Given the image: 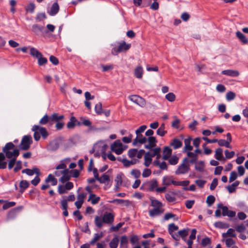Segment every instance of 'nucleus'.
Returning <instances> with one entry per match:
<instances>
[{
	"label": "nucleus",
	"instance_id": "obj_58",
	"mask_svg": "<svg viewBox=\"0 0 248 248\" xmlns=\"http://www.w3.org/2000/svg\"><path fill=\"white\" fill-rule=\"evenodd\" d=\"M178 229V227L175 225L174 223L170 224L169 225V233L173 232L174 231Z\"/></svg>",
	"mask_w": 248,
	"mask_h": 248
},
{
	"label": "nucleus",
	"instance_id": "obj_39",
	"mask_svg": "<svg viewBox=\"0 0 248 248\" xmlns=\"http://www.w3.org/2000/svg\"><path fill=\"white\" fill-rule=\"evenodd\" d=\"M30 53L32 56L37 58L42 56V54L34 47H31L30 48Z\"/></svg>",
	"mask_w": 248,
	"mask_h": 248
},
{
	"label": "nucleus",
	"instance_id": "obj_56",
	"mask_svg": "<svg viewBox=\"0 0 248 248\" xmlns=\"http://www.w3.org/2000/svg\"><path fill=\"white\" fill-rule=\"evenodd\" d=\"M179 158L176 156H172L169 160V163L172 165L177 164L178 162Z\"/></svg>",
	"mask_w": 248,
	"mask_h": 248
},
{
	"label": "nucleus",
	"instance_id": "obj_13",
	"mask_svg": "<svg viewBox=\"0 0 248 248\" xmlns=\"http://www.w3.org/2000/svg\"><path fill=\"white\" fill-rule=\"evenodd\" d=\"M163 211H164L162 208H154L149 211V214L151 217H153L161 215Z\"/></svg>",
	"mask_w": 248,
	"mask_h": 248
},
{
	"label": "nucleus",
	"instance_id": "obj_30",
	"mask_svg": "<svg viewBox=\"0 0 248 248\" xmlns=\"http://www.w3.org/2000/svg\"><path fill=\"white\" fill-rule=\"evenodd\" d=\"M94 223L95 226L99 228H101L103 226V223H104L103 218H101L99 216H96L95 217Z\"/></svg>",
	"mask_w": 248,
	"mask_h": 248
},
{
	"label": "nucleus",
	"instance_id": "obj_51",
	"mask_svg": "<svg viewBox=\"0 0 248 248\" xmlns=\"http://www.w3.org/2000/svg\"><path fill=\"white\" fill-rule=\"evenodd\" d=\"M215 198L214 196L209 195L207 197L206 202L208 206H211L215 202Z\"/></svg>",
	"mask_w": 248,
	"mask_h": 248
},
{
	"label": "nucleus",
	"instance_id": "obj_49",
	"mask_svg": "<svg viewBox=\"0 0 248 248\" xmlns=\"http://www.w3.org/2000/svg\"><path fill=\"white\" fill-rule=\"evenodd\" d=\"M97 181L101 183H106L109 181V176L106 174H104L101 177H99Z\"/></svg>",
	"mask_w": 248,
	"mask_h": 248
},
{
	"label": "nucleus",
	"instance_id": "obj_20",
	"mask_svg": "<svg viewBox=\"0 0 248 248\" xmlns=\"http://www.w3.org/2000/svg\"><path fill=\"white\" fill-rule=\"evenodd\" d=\"M171 155V150L169 147H165L163 150V159L167 160Z\"/></svg>",
	"mask_w": 248,
	"mask_h": 248
},
{
	"label": "nucleus",
	"instance_id": "obj_28",
	"mask_svg": "<svg viewBox=\"0 0 248 248\" xmlns=\"http://www.w3.org/2000/svg\"><path fill=\"white\" fill-rule=\"evenodd\" d=\"M29 183L26 180L20 181L19 184V187L21 189L20 192L22 193L29 187Z\"/></svg>",
	"mask_w": 248,
	"mask_h": 248
},
{
	"label": "nucleus",
	"instance_id": "obj_10",
	"mask_svg": "<svg viewBox=\"0 0 248 248\" xmlns=\"http://www.w3.org/2000/svg\"><path fill=\"white\" fill-rule=\"evenodd\" d=\"M148 143L145 145V148L147 149H151L156 145L157 140L155 137H149L147 139Z\"/></svg>",
	"mask_w": 248,
	"mask_h": 248
},
{
	"label": "nucleus",
	"instance_id": "obj_54",
	"mask_svg": "<svg viewBox=\"0 0 248 248\" xmlns=\"http://www.w3.org/2000/svg\"><path fill=\"white\" fill-rule=\"evenodd\" d=\"M122 163L125 167H129L132 165L136 163L135 161H130L126 159H123L122 160Z\"/></svg>",
	"mask_w": 248,
	"mask_h": 248
},
{
	"label": "nucleus",
	"instance_id": "obj_12",
	"mask_svg": "<svg viewBox=\"0 0 248 248\" xmlns=\"http://www.w3.org/2000/svg\"><path fill=\"white\" fill-rule=\"evenodd\" d=\"M222 74L231 77H236L239 75V72L237 70L227 69L221 72Z\"/></svg>",
	"mask_w": 248,
	"mask_h": 248
},
{
	"label": "nucleus",
	"instance_id": "obj_37",
	"mask_svg": "<svg viewBox=\"0 0 248 248\" xmlns=\"http://www.w3.org/2000/svg\"><path fill=\"white\" fill-rule=\"evenodd\" d=\"M115 182L116 183L115 188L116 189H118L122 183V178L121 174L117 175L115 179Z\"/></svg>",
	"mask_w": 248,
	"mask_h": 248
},
{
	"label": "nucleus",
	"instance_id": "obj_11",
	"mask_svg": "<svg viewBox=\"0 0 248 248\" xmlns=\"http://www.w3.org/2000/svg\"><path fill=\"white\" fill-rule=\"evenodd\" d=\"M60 9L59 5L57 2H54L51 6L50 10L48 11V14L51 16L56 15Z\"/></svg>",
	"mask_w": 248,
	"mask_h": 248
},
{
	"label": "nucleus",
	"instance_id": "obj_50",
	"mask_svg": "<svg viewBox=\"0 0 248 248\" xmlns=\"http://www.w3.org/2000/svg\"><path fill=\"white\" fill-rule=\"evenodd\" d=\"M235 96V93L232 92H229L226 95V99L229 101L233 100Z\"/></svg>",
	"mask_w": 248,
	"mask_h": 248
},
{
	"label": "nucleus",
	"instance_id": "obj_34",
	"mask_svg": "<svg viewBox=\"0 0 248 248\" xmlns=\"http://www.w3.org/2000/svg\"><path fill=\"white\" fill-rule=\"evenodd\" d=\"M150 200L151 202V206L154 208H161L162 206V203L160 201L154 198H151Z\"/></svg>",
	"mask_w": 248,
	"mask_h": 248
},
{
	"label": "nucleus",
	"instance_id": "obj_8",
	"mask_svg": "<svg viewBox=\"0 0 248 248\" xmlns=\"http://www.w3.org/2000/svg\"><path fill=\"white\" fill-rule=\"evenodd\" d=\"M102 218L104 223L111 224L114 221V215L112 213L106 212L104 213Z\"/></svg>",
	"mask_w": 248,
	"mask_h": 248
},
{
	"label": "nucleus",
	"instance_id": "obj_2",
	"mask_svg": "<svg viewBox=\"0 0 248 248\" xmlns=\"http://www.w3.org/2000/svg\"><path fill=\"white\" fill-rule=\"evenodd\" d=\"M31 130L34 132L33 137L36 141H38L40 140L41 135L44 139H46L48 135L46 128L38 125H33Z\"/></svg>",
	"mask_w": 248,
	"mask_h": 248
},
{
	"label": "nucleus",
	"instance_id": "obj_42",
	"mask_svg": "<svg viewBox=\"0 0 248 248\" xmlns=\"http://www.w3.org/2000/svg\"><path fill=\"white\" fill-rule=\"evenodd\" d=\"M217 208L222 210V214L223 216H226L229 211L228 208L226 206H223L222 203H219L217 206Z\"/></svg>",
	"mask_w": 248,
	"mask_h": 248
},
{
	"label": "nucleus",
	"instance_id": "obj_23",
	"mask_svg": "<svg viewBox=\"0 0 248 248\" xmlns=\"http://www.w3.org/2000/svg\"><path fill=\"white\" fill-rule=\"evenodd\" d=\"M182 145V142L177 139H174L170 143V145L175 149L181 147Z\"/></svg>",
	"mask_w": 248,
	"mask_h": 248
},
{
	"label": "nucleus",
	"instance_id": "obj_3",
	"mask_svg": "<svg viewBox=\"0 0 248 248\" xmlns=\"http://www.w3.org/2000/svg\"><path fill=\"white\" fill-rule=\"evenodd\" d=\"M107 145L104 141H99L96 143L93 147L91 153H94L95 156H100L101 154L106 152Z\"/></svg>",
	"mask_w": 248,
	"mask_h": 248
},
{
	"label": "nucleus",
	"instance_id": "obj_17",
	"mask_svg": "<svg viewBox=\"0 0 248 248\" xmlns=\"http://www.w3.org/2000/svg\"><path fill=\"white\" fill-rule=\"evenodd\" d=\"M69 171L68 170H63V173L62 174V176L60 179V181L62 183H64L70 179V176L69 174Z\"/></svg>",
	"mask_w": 248,
	"mask_h": 248
},
{
	"label": "nucleus",
	"instance_id": "obj_53",
	"mask_svg": "<svg viewBox=\"0 0 248 248\" xmlns=\"http://www.w3.org/2000/svg\"><path fill=\"white\" fill-rule=\"evenodd\" d=\"M165 198L169 202H174L175 201V198L172 194L166 193L165 194Z\"/></svg>",
	"mask_w": 248,
	"mask_h": 248
},
{
	"label": "nucleus",
	"instance_id": "obj_25",
	"mask_svg": "<svg viewBox=\"0 0 248 248\" xmlns=\"http://www.w3.org/2000/svg\"><path fill=\"white\" fill-rule=\"evenodd\" d=\"M149 189L151 191H155L158 186L157 182L156 180L153 179L148 183Z\"/></svg>",
	"mask_w": 248,
	"mask_h": 248
},
{
	"label": "nucleus",
	"instance_id": "obj_57",
	"mask_svg": "<svg viewBox=\"0 0 248 248\" xmlns=\"http://www.w3.org/2000/svg\"><path fill=\"white\" fill-rule=\"evenodd\" d=\"M179 237H181L183 240H185V237L188 235V231L186 230L183 229L178 232Z\"/></svg>",
	"mask_w": 248,
	"mask_h": 248
},
{
	"label": "nucleus",
	"instance_id": "obj_29",
	"mask_svg": "<svg viewBox=\"0 0 248 248\" xmlns=\"http://www.w3.org/2000/svg\"><path fill=\"white\" fill-rule=\"evenodd\" d=\"M47 123H48L49 125H51L50 117H49L47 114H46L42 119H40L39 124L41 125H45Z\"/></svg>",
	"mask_w": 248,
	"mask_h": 248
},
{
	"label": "nucleus",
	"instance_id": "obj_7",
	"mask_svg": "<svg viewBox=\"0 0 248 248\" xmlns=\"http://www.w3.org/2000/svg\"><path fill=\"white\" fill-rule=\"evenodd\" d=\"M32 143V138L31 136H25L22 139L19 145V148L22 150H28Z\"/></svg>",
	"mask_w": 248,
	"mask_h": 248
},
{
	"label": "nucleus",
	"instance_id": "obj_16",
	"mask_svg": "<svg viewBox=\"0 0 248 248\" xmlns=\"http://www.w3.org/2000/svg\"><path fill=\"white\" fill-rule=\"evenodd\" d=\"M192 139L190 137L184 140L185 147L184 148V151H191L193 149V147L191 145V141Z\"/></svg>",
	"mask_w": 248,
	"mask_h": 248
},
{
	"label": "nucleus",
	"instance_id": "obj_62",
	"mask_svg": "<svg viewBox=\"0 0 248 248\" xmlns=\"http://www.w3.org/2000/svg\"><path fill=\"white\" fill-rule=\"evenodd\" d=\"M67 189L64 185H59L58 187V191L59 194H62L67 192Z\"/></svg>",
	"mask_w": 248,
	"mask_h": 248
},
{
	"label": "nucleus",
	"instance_id": "obj_55",
	"mask_svg": "<svg viewBox=\"0 0 248 248\" xmlns=\"http://www.w3.org/2000/svg\"><path fill=\"white\" fill-rule=\"evenodd\" d=\"M94 109L96 113L101 114L102 113V104L99 102L96 104Z\"/></svg>",
	"mask_w": 248,
	"mask_h": 248
},
{
	"label": "nucleus",
	"instance_id": "obj_36",
	"mask_svg": "<svg viewBox=\"0 0 248 248\" xmlns=\"http://www.w3.org/2000/svg\"><path fill=\"white\" fill-rule=\"evenodd\" d=\"M165 126L164 124H162L159 128L157 129L156 131V133L158 135L163 137L164 136L166 133L167 131L165 130Z\"/></svg>",
	"mask_w": 248,
	"mask_h": 248
},
{
	"label": "nucleus",
	"instance_id": "obj_38",
	"mask_svg": "<svg viewBox=\"0 0 248 248\" xmlns=\"http://www.w3.org/2000/svg\"><path fill=\"white\" fill-rule=\"evenodd\" d=\"M103 236V233L100 232V233H96L94 234V237L93 239L91 241L90 244L93 245L96 242L98 241Z\"/></svg>",
	"mask_w": 248,
	"mask_h": 248
},
{
	"label": "nucleus",
	"instance_id": "obj_14",
	"mask_svg": "<svg viewBox=\"0 0 248 248\" xmlns=\"http://www.w3.org/2000/svg\"><path fill=\"white\" fill-rule=\"evenodd\" d=\"M205 168V163L203 161H197L195 164V170L200 172H203Z\"/></svg>",
	"mask_w": 248,
	"mask_h": 248
},
{
	"label": "nucleus",
	"instance_id": "obj_63",
	"mask_svg": "<svg viewBox=\"0 0 248 248\" xmlns=\"http://www.w3.org/2000/svg\"><path fill=\"white\" fill-rule=\"evenodd\" d=\"M234 152L231 151L229 152L228 150H226L225 151V155L226 158L227 159H230L233 157L234 155Z\"/></svg>",
	"mask_w": 248,
	"mask_h": 248
},
{
	"label": "nucleus",
	"instance_id": "obj_33",
	"mask_svg": "<svg viewBox=\"0 0 248 248\" xmlns=\"http://www.w3.org/2000/svg\"><path fill=\"white\" fill-rule=\"evenodd\" d=\"M236 36L238 38V39L243 43V44H247L248 43V39L246 37V36L240 31H237L236 32Z\"/></svg>",
	"mask_w": 248,
	"mask_h": 248
},
{
	"label": "nucleus",
	"instance_id": "obj_19",
	"mask_svg": "<svg viewBox=\"0 0 248 248\" xmlns=\"http://www.w3.org/2000/svg\"><path fill=\"white\" fill-rule=\"evenodd\" d=\"M49 182H51L52 186H56L57 184V180L51 174H49L45 179L46 183H49Z\"/></svg>",
	"mask_w": 248,
	"mask_h": 248
},
{
	"label": "nucleus",
	"instance_id": "obj_4",
	"mask_svg": "<svg viewBox=\"0 0 248 248\" xmlns=\"http://www.w3.org/2000/svg\"><path fill=\"white\" fill-rule=\"evenodd\" d=\"M189 165L188 164V158L186 157L184 159L183 163L179 166L175 171L176 174H184L188 172L189 170Z\"/></svg>",
	"mask_w": 248,
	"mask_h": 248
},
{
	"label": "nucleus",
	"instance_id": "obj_64",
	"mask_svg": "<svg viewBox=\"0 0 248 248\" xmlns=\"http://www.w3.org/2000/svg\"><path fill=\"white\" fill-rule=\"evenodd\" d=\"M137 154V149H130L128 151V156L130 158L135 157Z\"/></svg>",
	"mask_w": 248,
	"mask_h": 248
},
{
	"label": "nucleus",
	"instance_id": "obj_5",
	"mask_svg": "<svg viewBox=\"0 0 248 248\" xmlns=\"http://www.w3.org/2000/svg\"><path fill=\"white\" fill-rule=\"evenodd\" d=\"M111 150L117 155L121 154L125 149L120 140H116L111 145Z\"/></svg>",
	"mask_w": 248,
	"mask_h": 248
},
{
	"label": "nucleus",
	"instance_id": "obj_22",
	"mask_svg": "<svg viewBox=\"0 0 248 248\" xmlns=\"http://www.w3.org/2000/svg\"><path fill=\"white\" fill-rule=\"evenodd\" d=\"M64 116L63 115L59 116L57 113H54L50 116L51 125H52L54 122H57L60 120L62 119Z\"/></svg>",
	"mask_w": 248,
	"mask_h": 248
},
{
	"label": "nucleus",
	"instance_id": "obj_47",
	"mask_svg": "<svg viewBox=\"0 0 248 248\" xmlns=\"http://www.w3.org/2000/svg\"><path fill=\"white\" fill-rule=\"evenodd\" d=\"M77 119L75 117H71L70 121L67 123V126L68 128H73L75 126V122Z\"/></svg>",
	"mask_w": 248,
	"mask_h": 248
},
{
	"label": "nucleus",
	"instance_id": "obj_9",
	"mask_svg": "<svg viewBox=\"0 0 248 248\" xmlns=\"http://www.w3.org/2000/svg\"><path fill=\"white\" fill-rule=\"evenodd\" d=\"M136 138L134 140L133 144L137 145L139 143L140 144L145 143L147 141V139L143 136L141 134H136Z\"/></svg>",
	"mask_w": 248,
	"mask_h": 248
},
{
	"label": "nucleus",
	"instance_id": "obj_26",
	"mask_svg": "<svg viewBox=\"0 0 248 248\" xmlns=\"http://www.w3.org/2000/svg\"><path fill=\"white\" fill-rule=\"evenodd\" d=\"M215 157L218 160H222L223 159V150L221 148H218L216 149Z\"/></svg>",
	"mask_w": 248,
	"mask_h": 248
},
{
	"label": "nucleus",
	"instance_id": "obj_6",
	"mask_svg": "<svg viewBox=\"0 0 248 248\" xmlns=\"http://www.w3.org/2000/svg\"><path fill=\"white\" fill-rule=\"evenodd\" d=\"M128 99L132 102L141 108H144L146 106V100L139 95H131L128 96Z\"/></svg>",
	"mask_w": 248,
	"mask_h": 248
},
{
	"label": "nucleus",
	"instance_id": "obj_61",
	"mask_svg": "<svg viewBox=\"0 0 248 248\" xmlns=\"http://www.w3.org/2000/svg\"><path fill=\"white\" fill-rule=\"evenodd\" d=\"M131 174L133 175L135 178H138L140 176V171L138 170H133L131 171Z\"/></svg>",
	"mask_w": 248,
	"mask_h": 248
},
{
	"label": "nucleus",
	"instance_id": "obj_52",
	"mask_svg": "<svg viewBox=\"0 0 248 248\" xmlns=\"http://www.w3.org/2000/svg\"><path fill=\"white\" fill-rule=\"evenodd\" d=\"M44 29L43 26H39L37 24L33 25L32 26V30L33 32L37 33L41 31Z\"/></svg>",
	"mask_w": 248,
	"mask_h": 248
},
{
	"label": "nucleus",
	"instance_id": "obj_18",
	"mask_svg": "<svg viewBox=\"0 0 248 248\" xmlns=\"http://www.w3.org/2000/svg\"><path fill=\"white\" fill-rule=\"evenodd\" d=\"M143 70L141 66H137L134 70V75L138 78H142Z\"/></svg>",
	"mask_w": 248,
	"mask_h": 248
},
{
	"label": "nucleus",
	"instance_id": "obj_32",
	"mask_svg": "<svg viewBox=\"0 0 248 248\" xmlns=\"http://www.w3.org/2000/svg\"><path fill=\"white\" fill-rule=\"evenodd\" d=\"M100 199V198L99 197L96 196L94 194H91L88 199V201H91L93 204H95L99 202Z\"/></svg>",
	"mask_w": 248,
	"mask_h": 248
},
{
	"label": "nucleus",
	"instance_id": "obj_45",
	"mask_svg": "<svg viewBox=\"0 0 248 248\" xmlns=\"http://www.w3.org/2000/svg\"><path fill=\"white\" fill-rule=\"evenodd\" d=\"M172 180L170 177L166 176L163 178L162 184L166 187L169 186L171 184Z\"/></svg>",
	"mask_w": 248,
	"mask_h": 248
},
{
	"label": "nucleus",
	"instance_id": "obj_31",
	"mask_svg": "<svg viewBox=\"0 0 248 248\" xmlns=\"http://www.w3.org/2000/svg\"><path fill=\"white\" fill-rule=\"evenodd\" d=\"M236 234L235 233L234 230L232 229H229L227 232L222 233V237L224 238H226L228 237H235Z\"/></svg>",
	"mask_w": 248,
	"mask_h": 248
},
{
	"label": "nucleus",
	"instance_id": "obj_35",
	"mask_svg": "<svg viewBox=\"0 0 248 248\" xmlns=\"http://www.w3.org/2000/svg\"><path fill=\"white\" fill-rule=\"evenodd\" d=\"M119 239L117 236L114 237L110 242L109 245L110 248H117L119 244Z\"/></svg>",
	"mask_w": 248,
	"mask_h": 248
},
{
	"label": "nucleus",
	"instance_id": "obj_44",
	"mask_svg": "<svg viewBox=\"0 0 248 248\" xmlns=\"http://www.w3.org/2000/svg\"><path fill=\"white\" fill-rule=\"evenodd\" d=\"M154 164L156 166H158L162 170H167V165L165 162L160 163L159 160H155L154 161Z\"/></svg>",
	"mask_w": 248,
	"mask_h": 248
},
{
	"label": "nucleus",
	"instance_id": "obj_40",
	"mask_svg": "<svg viewBox=\"0 0 248 248\" xmlns=\"http://www.w3.org/2000/svg\"><path fill=\"white\" fill-rule=\"evenodd\" d=\"M217 143L220 146H225L227 148H232V146L230 145V142L224 140H218Z\"/></svg>",
	"mask_w": 248,
	"mask_h": 248
},
{
	"label": "nucleus",
	"instance_id": "obj_41",
	"mask_svg": "<svg viewBox=\"0 0 248 248\" xmlns=\"http://www.w3.org/2000/svg\"><path fill=\"white\" fill-rule=\"evenodd\" d=\"M224 241L228 248H232V246H235V242L232 238H224Z\"/></svg>",
	"mask_w": 248,
	"mask_h": 248
},
{
	"label": "nucleus",
	"instance_id": "obj_15",
	"mask_svg": "<svg viewBox=\"0 0 248 248\" xmlns=\"http://www.w3.org/2000/svg\"><path fill=\"white\" fill-rule=\"evenodd\" d=\"M59 147V143L57 140H53L49 143L47 150L49 151H56Z\"/></svg>",
	"mask_w": 248,
	"mask_h": 248
},
{
	"label": "nucleus",
	"instance_id": "obj_1",
	"mask_svg": "<svg viewBox=\"0 0 248 248\" xmlns=\"http://www.w3.org/2000/svg\"><path fill=\"white\" fill-rule=\"evenodd\" d=\"M15 145L12 142L7 143L2 149L3 152L0 153V169H4L6 168L7 162L4 161L5 156L10 158L8 161V167L11 170L16 164L17 157L19 154L18 149H14Z\"/></svg>",
	"mask_w": 248,
	"mask_h": 248
},
{
	"label": "nucleus",
	"instance_id": "obj_43",
	"mask_svg": "<svg viewBox=\"0 0 248 248\" xmlns=\"http://www.w3.org/2000/svg\"><path fill=\"white\" fill-rule=\"evenodd\" d=\"M215 226L217 228L223 229L229 228V225L226 223L218 221L215 223Z\"/></svg>",
	"mask_w": 248,
	"mask_h": 248
},
{
	"label": "nucleus",
	"instance_id": "obj_60",
	"mask_svg": "<svg viewBox=\"0 0 248 248\" xmlns=\"http://www.w3.org/2000/svg\"><path fill=\"white\" fill-rule=\"evenodd\" d=\"M218 184V180L217 178H214L211 185H210V189L211 190H213L214 189H215V188L216 187V186H217Z\"/></svg>",
	"mask_w": 248,
	"mask_h": 248
},
{
	"label": "nucleus",
	"instance_id": "obj_48",
	"mask_svg": "<svg viewBox=\"0 0 248 248\" xmlns=\"http://www.w3.org/2000/svg\"><path fill=\"white\" fill-rule=\"evenodd\" d=\"M35 6L34 3H30L26 7V11L27 12L33 13L34 11Z\"/></svg>",
	"mask_w": 248,
	"mask_h": 248
},
{
	"label": "nucleus",
	"instance_id": "obj_24",
	"mask_svg": "<svg viewBox=\"0 0 248 248\" xmlns=\"http://www.w3.org/2000/svg\"><path fill=\"white\" fill-rule=\"evenodd\" d=\"M187 155L188 157H190L191 158L189 161H188V162L192 164H195L198 159L197 155L191 152H188L187 153Z\"/></svg>",
	"mask_w": 248,
	"mask_h": 248
},
{
	"label": "nucleus",
	"instance_id": "obj_59",
	"mask_svg": "<svg viewBox=\"0 0 248 248\" xmlns=\"http://www.w3.org/2000/svg\"><path fill=\"white\" fill-rule=\"evenodd\" d=\"M152 171L149 169H145L142 172V176L144 178L149 177L151 174Z\"/></svg>",
	"mask_w": 248,
	"mask_h": 248
},
{
	"label": "nucleus",
	"instance_id": "obj_21",
	"mask_svg": "<svg viewBox=\"0 0 248 248\" xmlns=\"http://www.w3.org/2000/svg\"><path fill=\"white\" fill-rule=\"evenodd\" d=\"M144 164L146 167H149V165L151 164L152 161V157L150 155V153L149 152H147L145 154L144 156Z\"/></svg>",
	"mask_w": 248,
	"mask_h": 248
},
{
	"label": "nucleus",
	"instance_id": "obj_46",
	"mask_svg": "<svg viewBox=\"0 0 248 248\" xmlns=\"http://www.w3.org/2000/svg\"><path fill=\"white\" fill-rule=\"evenodd\" d=\"M165 98L170 102H173L175 100L176 96L173 93H169L165 95Z\"/></svg>",
	"mask_w": 248,
	"mask_h": 248
},
{
	"label": "nucleus",
	"instance_id": "obj_27",
	"mask_svg": "<svg viewBox=\"0 0 248 248\" xmlns=\"http://www.w3.org/2000/svg\"><path fill=\"white\" fill-rule=\"evenodd\" d=\"M131 46V44H126L125 42L121 43L119 46V50L121 52L128 50Z\"/></svg>",
	"mask_w": 248,
	"mask_h": 248
}]
</instances>
